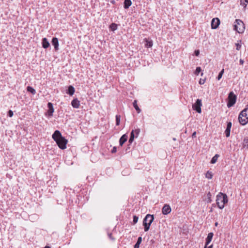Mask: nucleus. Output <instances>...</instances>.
Returning <instances> with one entry per match:
<instances>
[{"label":"nucleus","instance_id":"nucleus-35","mask_svg":"<svg viewBox=\"0 0 248 248\" xmlns=\"http://www.w3.org/2000/svg\"><path fill=\"white\" fill-rule=\"evenodd\" d=\"M236 46V49L237 50H239L241 48V45L239 43H236L235 44Z\"/></svg>","mask_w":248,"mask_h":248},{"label":"nucleus","instance_id":"nucleus-21","mask_svg":"<svg viewBox=\"0 0 248 248\" xmlns=\"http://www.w3.org/2000/svg\"><path fill=\"white\" fill-rule=\"evenodd\" d=\"M145 46L146 47H147V48H149V47H151L153 46V41L152 40H148V39H145Z\"/></svg>","mask_w":248,"mask_h":248},{"label":"nucleus","instance_id":"nucleus-20","mask_svg":"<svg viewBox=\"0 0 248 248\" xmlns=\"http://www.w3.org/2000/svg\"><path fill=\"white\" fill-rule=\"evenodd\" d=\"M207 198L204 199V201L207 203H211L212 201L211 199L212 194L210 192H208L206 195Z\"/></svg>","mask_w":248,"mask_h":248},{"label":"nucleus","instance_id":"nucleus-3","mask_svg":"<svg viewBox=\"0 0 248 248\" xmlns=\"http://www.w3.org/2000/svg\"><path fill=\"white\" fill-rule=\"evenodd\" d=\"M238 121L242 125H245L248 123V104L240 112L238 116Z\"/></svg>","mask_w":248,"mask_h":248},{"label":"nucleus","instance_id":"nucleus-13","mask_svg":"<svg viewBox=\"0 0 248 248\" xmlns=\"http://www.w3.org/2000/svg\"><path fill=\"white\" fill-rule=\"evenodd\" d=\"M71 105L74 108H78L79 107L80 102L77 98H75L72 101Z\"/></svg>","mask_w":248,"mask_h":248},{"label":"nucleus","instance_id":"nucleus-49","mask_svg":"<svg viewBox=\"0 0 248 248\" xmlns=\"http://www.w3.org/2000/svg\"><path fill=\"white\" fill-rule=\"evenodd\" d=\"M173 140H175V138H173Z\"/></svg>","mask_w":248,"mask_h":248},{"label":"nucleus","instance_id":"nucleus-1","mask_svg":"<svg viewBox=\"0 0 248 248\" xmlns=\"http://www.w3.org/2000/svg\"><path fill=\"white\" fill-rule=\"evenodd\" d=\"M52 137L61 149L64 150L66 148V144L68 142V140L64 137L62 136L60 131L58 130L55 131Z\"/></svg>","mask_w":248,"mask_h":248},{"label":"nucleus","instance_id":"nucleus-15","mask_svg":"<svg viewBox=\"0 0 248 248\" xmlns=\"http://www.w3.org/2000/svg\"><path fill=\"white\" fill-rule=\"evenodd\" d=\"M127 140V136L126 134H124L120 139L119 144L121 146H122L124 142Z\"/></svg>","mask_w":248,"mask_h":248},{"label":"nucleus","instance_id":"nucleus-17","mask_svg":"<svg viewBox=\"0 0 248 248\" xmlns=\"http://www.w3.org/2000/svg\"><path fill=\"white\" fill-rule=\"evenodd\" d=\"M242 144L243 149H248V137L244 138Z\"/></svg>","mask_w":248,"mask_h":248},{"label":"nucleus","instance_id":"nucleus-36","mask_svg":"<svg viewBox=\"0 0 248 248\" xmlns=\"http://www.w3.org/2000/svg\"><path fill=\"white\" fill-rule=\"evenodd\" d=\"M108 237L109 238V239H110L112 241H114L115 240V238H114L113 236H112V234L111 233H109L108 234Z\"/></svg>","mask_w":248,"mask_h":248},{"label":"nucleus","instance_id":"nucleus-41","mask_svg":"<svg viewBox=\"0 0 248 248\" xmlns=\"http://www.w3.org/2000/svg\"><path fill=\"white\" fill-rule=\"evenodd\" d=\"M213 248V245H211L210 246H208V245H206V244H205V246H204V248Z\"/></svg>","mask_w":248,"mask_h":248},{"label":"nucleus","instance_id":"nucleus-8","mask_svg":"<svg viewBox=\"0 0 248 248\" xmlns=\"http://www.w3.org/2000/svg\"><path fill=\"white\" fill-rule=\"evenodd\" d=\"M220 24L219 19L216 17L214 18L211 21V27L213 29H216L218 28L219 25Z\"/></svg>","mask_w":248,"mask_h":248},{"label":"nucleus","instance_id":"nucleus-31","mask_svg":"<svg viewBox=\"0 0 248 248\" xmlns=\"http://www.w3.org/2000/svg\"><path fill=\"white\" fill-rule=\"evenodd\" d=\"M139 217L138 216L134 215L133 216V225H135L138 221Z\"/></svg>","mask_w":248,"mask_h":248},{"label":"nucleus","instance_id":"nucleus-29","mask_svg":"<svg viewBox=\"0 0 248 248\" xmlns=\"http://www.w3.org/2000/svg\"><path fill=\"white\" fill-rule=\"evenodd\" d=\"M121 116L120 115H117L116 116V124L119 125L120 123Z\"/></svg>","mask_w":248,"mask_h":248},{"label":"nucleus","instance_id":"nucleus-32","mask_svg":"<svg viewBox=\"0 0 248 248\" xmlns=\"http://www.w3.org/2000/svg\"><path fill=\"white\" fill-rule=\"evenodd\" d=\"M201 71V68L200 67H197L196 69L195 74L196 75H198Z\"/></svg>","mask_w":248,"mask_h":248},{"label":"nucleus","instance_id":"nucleus-24","mask_svg":"<svg viewBox=\"0 0 248 248\" xmlns=\"http://www.w3.org/2000/svg\"><path fill=\"white\" fill-rule=\"evenodd\" d=\"M219 156V155L218 154H216V155H214V156L212 158L210 163H211V164H215V163L217 162V159H218V158Z\"/></svg>","mask_w":248,"mask_h":248},{"label":"nucleus","instance_id":"nucleus-4","mask_svg":"<svg viewBox=\"0 0 248 248\" xmlns=\"http://www.w3.org/2000/svg\"><path fill=\"white\" fill-rule=\"evenodd\" d=\"M154 220V216L153 215L147 214L144 218L143 220V226L145 232H147L150 227Z\"/></svg>","mask_w":248,"mask_h":248},{"label":"nucleus","instance_id":"nucleus-48","mask_svg":"<svg viewBox=\"0 0 248 248\" xmlns=\"http://www.w3.org/2000/svg\"><path fill=\"white\" fill-rule=\"evenodd\" d=\"M210 212H212V209H210Z\"/></svg>","mask_w":248,"mask_h":248},{"label":"nucleus","instance_id":"nucleus-2","mask_svg":"<svg viewBox=\"0 0 248 248\" xmlns=\"http://www.w3.org/2000/svg\"><path fill=\"white\" fill-rule=\"evenodd\" d=\"M217 204L218 207L222 209L224 207L225 203L228 202V197L226 194L219 192L217 196Z\"/></svg>","mask_w":248,"mask_h":248},{"label":"nucleus","instance_id":"nucleus-19","mask_svg":"<svg viewBox=\"0 0 248 248\" xmlns=\"http://www.w3.org/2000/svg\"><path fill=\"white\" fill-rule=\"evenodd\" d=\"M132 2L131 0H124V9H127L131 5Z\"/></svg>","mask_w":248,"mask_h":248},{"label":"nucleus","instance_id":"nucleus-46","mask_svg":"<svg viewBox=\"0 0 248 248\" xmlns=\"http://www.w3.org/2000/svg\"><path fill=\"white\" fill-rule=\"evenodd\" d=\"M45 248H50L49 247H48V246H46L45 247Z\"/></svg>","mask_w":248,"mask_h":248},{"label":"nucleus","instance_id":"nucleus-25","mask_svg":"<svg viewBox=\"0 0 248 248\" xmlns=\"http://www.w3.org/2000/svg\"><path fill=\"white\" fill-rule=\"evenodd\" d=\"M27 90L28 92L31 93L33 95L36 93L35 90L31 86H28L27 88Z\"/></svg>","mask_w":248,"mask_h":248},{"label":"nucleus","instance_id":"nucleus-30","mask_svg":"<svg viewBox=\"0 0 248 248\" xmlns=\"http://www.w3.org/2000/svg\"><path fill=\"white\" fill-rule=\"evenodd\" d=\"M247 3H248V0H240V4L244 7H246Z\"/></svg>","mask_w":248,"mask_h":248},{"label":"nucleus","instance_id":"nucleus-40","mask_svg":"<svg viewBox=\"0 0 248 248\" xmlns=\"http://www.w3.org/2000/svg\"><path fill=\"white\" fill-rule=\"evenodd\" d=\"M213 248V245H211L210 246H208V245H206V244H205V246H204V248Z\"/></svg>","mask_w":248,"mask_h":248},{"label":"nucleus","instance_id":"nucleus-27","mask_svg":"<svg viewBox=\"0 0 248 248\" xmlns=\"http://www.w3.org/2000/svg\"><path fill=\"white\" fill-rule=\"evenodd\" d=\"M109 28L112 31H115L117 29V25L116 23H113L110 25Z\"/></svg>","mask_w":248,"mask_h":248},{"label":"nucleus","instance_id":"nucleus-14","mask_svg":"<svg viewBox=\"0 0 248 248\" xmlns=\"http://www.w3.org/2000/svg\"><path fill=\"white\" fill-rule=\"evenodd\" d=\"M42 47L45 49L48 48L50 46V44L46 38L42 39Z\"/></svg>","mask_w":248,"mask_h":248},{"label":"nucleus","instance_id":"nucleus-16","mask_svg":"<svg viewBox=\"0 0 248 248\" xmlns=\"http://www.w3.org/2000/svg\"><path fill=\"white\" fill-rule=\"evenodd\" d=\"M214 233L213 232H210L208 234L207 237L206 238V245H208L209 243L211 242Z\"/></svg>","mask_w":248,"mask_h":248},{"label":"nucleus","instance_id":"nucleus-47","mask_svg":"<svg viewBox=\"0 0 248 248\" xmlns=\"http://www.w3.org/2000/svg\"><path fill=\"white\" fill-rule=\"evenodd\" d=\"M215 225H216V226H217V222H216V223H215Z\"/></svg>","mask_w":248,"mask_h":248},{"label":"nucleus","instance_id":"nucleus-5","mask_svg":"<svg viewBox=\"0 0 248 248\" xmlns=\"http://www.w3.org/2000/svg\"><path fill=\"white\" fill-rule=\"evenodd\" d=\"M234 25V29L238 33H243L245 31V25L242 21L240 19H236Z\"/></svg>","mask_w":248,"mask_h":248},{"label":"nucleus","instance_id":"nucleus-9","mask_svg":"<svg viewBox=\"0 0 248 248\" xmlns=\"http://www.w3.org/2000/svg\"><path fill=\"white\" fill-rule=\"evenodd\" d=\"M171 209L169 204H165L162 209V213L164 215H167L170 213Z\"/></svg>","mask_w":248,"mask_h":248},{"label":"nucleus","instance_id":"nucleus-11","mask_svg":"<svg viewBox=\"0 0 248 248\" xmlns=\"http://www.w3.org/2000/svg\"><path fill=\"white\" fill-rule=\"evenodd\" d=\"M232 126V122H228L227 124V127L225 131V134L226 137H229L230 136L231 129Z\"/></svg>","mask_w":248,"mask_h":248},{"label":"nucleus","instance_id":"nucleus-38","mask_svg":"<svg viewBox=\"0 0 248 248\" xmlns=\"http://www.w3.org/2000/svg\"><path fill=\"white\" fill-rule=\"evenodd\" d=\"M116 152H117V148L116 147H113V148H112V149L111 150V153H115Z\"/></svg>","mask_w":248,"mask_h":248},{"label":"nucleus","instance_id":"nucleus-23","mask_svg":"<svg viewBox=\"0 0 248 248\" xmlns=\"http://www.w3.org/2000/svg\"><path fill=\"white\" fill-rule=\"evenodd\" d=\"M133 107H134L135 109L137 110V112L138 113H140V112L141 111V110L139 108V107H138V106L137 105V100H134V101L133 103Z\"/></svg>","mask_w":248,"mask_h":248},{"label":"nucleus","instance_id":"nucleus-22","mask_svg":"<svg viewBox=\"0 0 248 248\" xmlns=\"http://www.w3.org/2000/svg\"><path fill=\"white\" fill-rule=\"evenodd\" d=\"M135 138V135H134V130H133L131 133H130V138L129 139L128 142L129 143H132L133 141H134Z\"/></svg>","mask_w":248,"mask_h":248},{"label":"nucleus","instance_id":"nucleus-44","mask_svg":"<svg viewBox=\"0 0 248 248\" xmlns=\"http://www.w3.org/2000/svg\"><path fill=\"white\" fill-rule=\"evenodd\" d=\"M224 72V69H222L221 71L219 73V74H221V75H223Z\"/></svg>","mask_w":248,"mask_h":248},{"label":"nucleus","instance_id":"nucleus-42","mask_svg":"<svg viewBox=\"0 0 248 248\" xmlns=\"http://www.w3.org/2000/svg\"><path fill=\"white\" fill-rule=\"evenodd\" d=\"M239 62L241 65H243L244 63V61L242 59H240L239 61Z\"/></svg>","mask_w":248,"mask_h":248},{"label":"nucleus","instance_id":"nucleus-6","mask_svg":"<svg viewBox=\"0 0 248 248\" xmlns=\"http://www.w3.org/2000/svg\"><path fill=\"white\" fill-rule=\"evenodd\" d=\"M236 96L232 92L229 93L228 97L227 107L230 108L233 106L236 103Z\"/></svg>","mask_w":248,"mask_h":248},{"label":"nucleus","instance_id":"nucleus-12","mask_svg":"<svg viewBox=\"0 0 248 248\" xmlns=\"http://www.w3.org/2000/svg\"><path fill=\"white\" fill-rule=\"evenodd\" d=\"M52 44L54 46L55 50L59 49V41L58 39L56 37H53L51 41Z\"/></svg>","mask_w":248,"mask_h":248},{"label":"nucleus","instance_id":"nucleus-45","mask_svg":"<svg viewBox=\"0 0 248 248\" xmlns=\"http://www.w3.org/2000/svg\"><path fill=\"white\" fill-rule=\"evenodd\" d=\"M204 82H205V80H203V81H202L201 80L200 81V82H199V83H200V84H204Z\"/></svg>","mask_w":248,"mask_h":248},{"label":"nucleus","instance_id":"nucleus-43","mask_svg":"<svg viewBox=\"0 0 248 248\" xmlns=\"http://www.w3.org/2000/svg\"><path fill=\"white\" fill-rule=\"evenodd\" d=\"M196 132L195 131L193 133V134L192 135V138H196Z\"/></svg>","mask_w":248,"mask_h":248},{"label":"nucleus","instance_id":"nucleus-33","mask_svg":"<svg viewBox=\"0 0 248 248\" xmlns=\"http://www.w3.org/2000/svg\"><path fill=\"white\" fill-rule=\"evenodd\" d=\"M134 134H136V137L137 138L140 134V129L139 128H138V129H136L135 130H134Z\"/></svg>","mask_w":248,"mask_h":248},{"label":"nucleus","instance_id":"nucleus-7","mask_svg":"<svg viewBox=\"0 0 248 248\" xmlns=\"http://www.w3.org/2000/svg\"><path fill=\"white\" fill-rule=\"evenodd\" d=\"M202 100L200 99H197L196 101V102L192 105V108L197 112L201 113L202 112Z\"/></svg>","mask_w":248,"mask_h":248},{"label":"nucleus","instance_id":"nucleus-10","mask_svg":"<svg viewBox=\"0 0 248 248\" xmlns=\"http://www.w3.org/2000/svg\"><path fill=\"white\" fill-rule=\"evenodd\" d=\"M47 107L48 108V110L47 112L48 115L49 117H52L53 116V113L54 111L52 103H51V102L48 103Z\"/></svg>","mask_w":248,"mask_h":248},{"label":"nucleus","instance_id":"nucleus-26","mask_svg":"<svg viewBox=\"0 0 248 248\" xmlns=\"http://www.w3.org/2000/svg\"><path fill=\"white\" fill-rule=\"evenodd\" d=\"M142 241V237H139L136 244L134 245V248H139L140 245Z\"/></svg>","mask_w":248,"mask_h":248},{"label":"nucleus","instance_id":"nucleus-28","mask_svg":"<svg viewBox=\"0 0 248 248\" xmlns=\"http://www.w3.org/2000/svg\"><path fill=\"white\" fill-rule=\"evenodd\" d=\"M205 177L208 179H211L213 177V174L211 171H207L205 174Z\"/></svg>","mask_w":248,"mask_h":248},{"label":"nucleus","instance_id":"nucleus-34","mask_svg":"<svg viewBox=\"0 0 248 248\" xmlns=\"http://www.w3.org/2000/svg\"><path fill=\"white\" fill-rule=\"evenodd\" d=\"M13 112L12 110H9L8 111V115L10 117H12L13 116Z\"/></svg>","mask_w":248,"mask_h":248},{"label":"nucleus","instance_id":"nucleus-37","mask_svg":"<svg viewBox=\"0 0 248 248\" xmlns=\"http://www.w3.org/2000/svg\"><path fill=\"white\" fill-rule=\"evenodd\" d=\"M194 54L196 56H198L200 54V51L199 50H196L194 52Z\"/></svg>","mask_w":248,"mask_h":248},{"label":"nucleus","instance_id":"nucleus-18","mask_svg":"<svg viewBox=\"0 0 248 248\" xmlns=\"http://www.w3.org/2000/svg\"><path fill=\"white\" fill-rule=\"evenodd\" d=\"M75 91V88H74V87L70 85L68 87V88L66 93L67 94H69L70 95H72L74 94Z\"/></svg>","mask_w":248,"mask_h":248},{"label":"nucleus","instance_id":"nucleus-39","mask_svg":"<svg viewBox=\"0 0 248 248\" xmlns=\"http://www.w3.org/2000/svg\"><path fill=\"white\" fill-rule=\"evenodd\" d=\"M222 77V75H221V74H218V76H217V79L218 80H220V79Z\"/></svg>","mask_w":248,"mask_h":248}]
</instances>
